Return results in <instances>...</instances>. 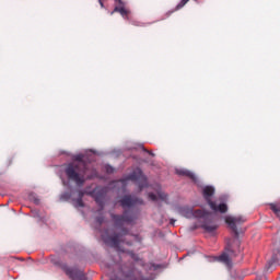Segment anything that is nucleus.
Wrapping results in <instances>:
<instances>
[{
    "label": "nucleus",
    "instance_id": "nucleus-24",
    "mask_svg": "<svg viewBox=\"0 0 280 280\" xmlns=\"http://www.w3.org/2000/svg\"><path fill=\"white\" fill-rule=\"evenodd\" d=\"M61 198H66V199H69V197H61Z\"/></svg>",
    "mask_w": 280,
    "mask_h": 280
},
{
    "label": "nucleus",
    "instance_id": "nucleus-22",
    "mask_svg": "<svg viewBox=\"0 0 280 280\" xmlns=\"http://www.w3.org/2000/svg\"><path fill=\"white\" fill-rule=\"evenodd\" d=\"M144 152H148L149 154H151V156H154V153H152L151 151H148L145 149H143Z\"/></svg>",
    "mask_w": 280,
    "mask_h": 280
},
{
    "label": "nucleus",
    "instance_id": "nucleus-11",
    "mask_svg": "<svg viewBox=\"0 0 280 280\" xmlns=\"http://www.w3.org/2000/svg\"><path fill=\"white\" fill-rule=\"evenodd\" d=\"M225 222L229 224L230 229L235 234V237H240V232L237 231V224H244V222H246V218L242 215L226 217Z\"/></svg>",
    "mask_w": 280,
    "mask_h": 280
},
{
    "label": "nucleus",
    "instance_id": "nucleus-16",
    "mask_svg": "<svg viewBox=\"0 0 280 280\" xmlns=\"http://www.w3.org/2000/svg\"><path fill=\"white\" fill-rule=\"evenodd\" d=\"M82 198H84V191L79 190V198L73 201V206L75 207V209L84 207V201L82 200Z\"/></svg>",
    "mask_w": 280,
    "mask_h": 280
},
{
    "label": "nucleus",
    "instance_id": "nucleus-17",
    "mask_svg": "<svg viewBox=\"0 0 280 280\" xmlns=\"http://www.w3.org/2000/svg\"><path fill=\"white\" fill-rule=\"evenodd\" d=\"M270 209H271V211H273V213H276L277 215H279V213H280V206H277V205H275V203H271V205H270Z\"/></svg>",
    "mask_w": 280,
    "mask_h": 280
},
{
    "label": "nucleus",
    "instance_id": "nucleus-8",
    "mask_svg": "<svg viewBox=\"0 0 280 280\" xmlns=\"http://www.w3.org/2000/svg\"><path fill=\"white\" fill-rule=\"evenodd\" d=\"M128 180H137L140 191H142L144 187H148V178L143 175V171H141V168L135 170L128 176Z\"/></svg>",
    "mask_w": 280,
    "mask_h": 280
},
{
    "label": "nucleus",
    "instance_id": "nucleus-10",
    "mask_svg": "<svg viewBox=\"0 0 280 280\" xmlns=\"http://www.w3.org/2000/svg\"><path fill=\"white\" fill-rule=\"evenodd\" d=\"M61 270H63L71 280H86V275L80 269H73L67 265H62Z\"/></svg>",
    "mask_w": 280,
    "mask_h": 280
},
{
    "label": "nucleus",
    "instance_id": "nucleus-3",
    "mask_svg": "<svg viewBox=\"0 0 280 280\" xmlns=\"http://www.w3.org/2000/svg\"><path fill=\"white\" fill-rule=\"evenodd\" d=\"M65 172L69 180H72L79 187L84 185V182L86 180L84 177L86 176V163H84V161L68 164Z\"/></svg>",
    "mask_w": 280,
    "mask_h": 280
},
{
    "label": "nucleus",
    "instance_id": "nucleus-18",
    "mask_svg": "<svg viewBox=\"0 0 280 280\" xmlns=\"http://www.w3.org/2000/svg\"><path fill=\"white\" fill-rule=\"evenodd\" d=\"M187 3H189V0H182V1L176 5V10H180V8H185V5H187Z\"/></svg>",
    "mask_w": 280,
    "mask_h": 280
},
{
    "label": "nucleus",
    "instance_id": "nucleus-6",
    "mask_svg": "<svg viewBox=\"0 0 280 280\" xmlns=\"http://www.w3.org/2000/svg\"><path fill=\"white\" fill-rule=\"evenodd\" d=\"M120 272L126 280H143V275H141V271L135 268L132 264L122 265L120 267Z\"/></svg>",
    "mask_w": 280,
    "mask_h": 280
},
{
    "label": "nucleus",
    "instance_id": "nucleus-4",
    "mask_svg": "<svg viewBox=\"0 0 280 280\" xmlns=\"http://www.w3.org/2000/svg\"><path fill=\"white\" fill-rule=\"evenodd\" d=\"M215 195V188L213 186H205L202 189V196L206 202H208L212 211H219V213H226L229 211V206L226 203H220L219 206L211 198Z\"/></svg>",
    "mask_w": 280,
    "mask_h": 280
},
{
    "label": "nucleus",
    "instance_id": "nucleus-19",
    "mask_svg": "<svg viewBox=\"0 0 280 280\" xmlns=\"http://www.w3.org/2000/svg\"><path fill=\"white\" fill-rule=\"evenodd\" d=\"M106 172H107V174H113V172H115V168H113V166H110V165H107Z\"/></svg>",
    "mask_w": 280,
    "mask_h": 280
},
{
    "label": "nucleus",
    "instance_id": "nucleus-12",
    "mask_svg": "<svg viewBox=\"0 0 280 280\" xmlns=\"http://www.w3.org/2000/svg\"><path fill=\"white\" fill-rule=\"evenodd\" d=\"M136 205H143V199L137 198L136 196L132 195L124 196L120 199V207H122V209H130V207H136Z\"/></svg>",
    "mask_w": 280,
    "mask_h": 280
},
{
    "label": "nucleus",
    "instance_id": "nucleus-14",
    "mask_svg": "<svg viewBox=\"0 0 280 280\" xmlns=\"http://www.w3.org/2000/svg\"><path fill=\"white\" fill-rule=\"evenodd\" d=\"M158 196L154 192L149 194V200H152V202H156V200H162L163 202H167V194H165L163 190L159 189L156 191Z\"/></svg>",
    "mask_w": 280,
    "mask_h": 280
},
{
    "label": "nucleus",
    "instance_id": "nucleus-15",
    "mask_svg": "<svg viewBox=\"0 0 280 280\" xmlns=\"http://www.w3.org/2000/svg\"><path fill=\"white\" fill-rule=\"evenodd\" d=\"M176 174H178V176H186V178H190V180H192V183H198V177H196V174H194L191 171L189 170H177Z\"/></svg>",
    "mask_w": 280,
    "mask_h": 280
},
{
    "label": "nucleus",
    "instance_id": "nucleus-20",
    "mask_svg": "<svg viewBox=\"0 0 280 280\" xmlns=\"http://www.w3.org/2000/svg\"><path fill=\"white\" fill-rule=\"evenodd\" d=\"M96 222H97V224H104V217H97L96 218Z\"/></svg>",
    "mask_w": 280,
    "mask_h": 280
},
{
    "label": "nucleus",
    "instance_id": "nucleus-2",
    "mask_svg": "<svg viewBox=\"0 0 280 280\" xmlns=\"http://www.w3.org/2000/svg\"><path fill=\"white\" fill-rule=\"evenodd\" d=\"M185 218L191 219L197 218L198 220V228L203 229L206 233H213L218 231V225L215 224V218L211 212H207L203 210H194V209H186L184 210Z\"/></svg>",
    "mask_w": 280,
    "mask_h": 280
},
{
    "label": "nucleus",
    "instance_id": "nucleus-1",
    "mask_svg": "<svg viewBox=\"0 0 280 280\" xmlns=\"http://www.w3.org/2000/svg\"><path fill=\"white\" fill-rule=\"evenodd\" d=\"M105 244L107 246H110V248H116L118 253H127L136 261V264H139V266H145V261L139 257V255L135 254L133 250H129L124 248L121 244H125V246H128L129 248H132L135 244H141V238L139 235L130 234L128 229L124 228L120 233H116L112 236H106L103 238Z\"/></svg>",
    "mask_w": 280,
    "mask_h": 280
},
{
    "label": "nucleus",
    "instance_id": "nucleus-7",
    "mask_svg": "<svg viewBox=\"0 0 280 280\" xmlns=\"http://www.w3.org/2000/svg\"><path fill=\"white\" fill-rule=\"evenodd\" d=\"M110 218L115 226H124L125 224H130L137 218V214L130 213L128 210L124 211V214L110 213Z\"/></svg>",
    "mask_w": 280,
    "mask_h": 280
},
{
    "label": "nucleus",
    "instance_id": "nucleus-23",
    "mask_svg": "<svg viewBox=\"0 0 280 280\" xmlns=\"http://www.w3.org/2000/svg\"><path fill=\"white\" fill-rule=\"evenodd\" d=\"M98 3L101 5V8H104V2L102 0H98Z\"/></svg>",
    "mask_w": 280,
    "mask_h": 280
},
{
    "label": "nucleus",
    "instance_id": "nucleus-21",
    "mask_svg": "<svg viewBox=\"0 0 280 280\" xmlns=\"http://www.w3.org/2000/svg\"><path fill=\"white\" fill-rule=\"evenodd\" d=\"M275 259H278L277 264H279L280 260V254H277L276 256L272 257V260L276 261Z\"/></svg>",
    "mask_w": 280,
    "mask_h": 280
},
{
    "label": "nucleus",
    "instance_id": "nucleus-13",
    "mask_svg": "<svg viewBox=\"0 0 280 280\" xmlns=\"http://www.w3.org/2000/svg\"><path fill=\"white\" fill-rule=\"evenodd\" d=\"M115 3L117 4L112 12V14H115V12H119L124 19H128L129 11L126 9V2L124 0H115Z\"/></svg>",
    "mask_w": 280,
    "mask_h": 280
},
{
    "label": "nucleus",
    "instance_id": "nucleus-9",
    "mask_svg": "<svg viewBox=\"0 0 280 280\" xmlns=\"http://www.w3.org/2000/svg\"><path fill=\"white\" fill-rule=\"evenodd\" d=\"M89 196L94 198L95 202L98 205V212L102 213L104 211V200L106 198V188H95L93 191L88 192Z\"/></svg>",
    "mask_w": 280,
    "mask_h": 280
},
{
    "label": "nucleus",
    "instance_id": "nucleus-5",
    "mask_svg": "<svg viewBox=\"0 0 280 280\" xmlns=\"http://www.w3.org/2000/svg\"><path fill=\"white\" fill-rule=\"evenodd\" d=\"M236 248L240 253V240H234L232 243H228L225 247L226 252L219 257V260L222 261V264H225L228 268H231L232 266L231 257H236L237 255L235 254Z\"/></svg>",
    "mask_w": 280,
    "mask_h": 280
}]
</instances>
